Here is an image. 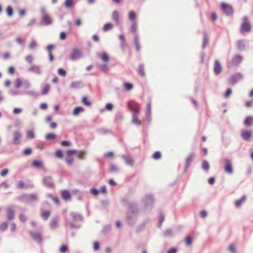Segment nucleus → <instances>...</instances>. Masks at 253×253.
Returning a JSON list of instances; mask_svg holds the SVG:
<instances>
[{
    "instance_id": "4d7b16f0",
    "label": "nucleus",
    "mask_w": 253,
    "mask_h": 253,
    "mask_svg": "<svg viewBox=\"0 0 253 253\" xmlns=\"http://www.w3.org/2000/svg\"><path fill=\"white\" fill-rule=\"evenodd\" d=\"M58 75L62 77H65L67 74V72L63 68H59L57 71Z\"/></svg>"
},
{
    "instance_id": "dca6fc26",
    "label": "nucleus",
    "mask_w": 253,
    "mask_h": 253,
    "mask_svg": "<svg viewBox=\"0 0 253 253\" xmlns=\"http://www.w3.org/2000/svg\"><path fill=\"white\" fill-rule=\"evenodd\" d=\"M122 158L125 161V164L127 165L133 167L134 165V161L132 157L130 156H126V155H122Z\"/></svg>"
},
{
    "instance_id": "a211bd4d",
    "label": "nucleus",
    "mask_w": 253,
    "mask_h": 253,
    "mask_svg": "<svg viewBox=\"0 0 253 253\" xmlns=\"http://www.w3.org/2000/svg\"><path fill=\"white\" fill-rule=\"evenodd\" d=\"M213 71L216 75H219L222 71V66L218 60L214 61Z\"/></svg>"
},
{
    "instance_id": "9d476101",
    "label": "nucleus",
    "mask_w": 253,
    "mask_h": 253,
    "mask_svg": "<svg viewBox=\"0 0 253 253\" xmlns=\"http://www.w3.org/2000/svg\"><path fill=\"white\" fill-rule=\"evenodd\" d=\"M41 23L42 25H50L53 23V19L48 15L44 14L41 17Z\"/></svg>"
},
{
    "instance_id": "a19ab883",
    "label": "nucleus",
    "mask_w": 253,
    "mask_h": 253,
    "mask_svg": "<svg viewBox=\"0 0 253 253\" xmlns=\"http://www.w3.org/2000/svg\"><path fill=\"white\" fill-rule=\"evenodd\" d=\"M137 30V26L135 22H133L130 27V31L133 33L134 37H135L136 35L138 34L136 33Z\"/></svg>"
},
{
    "instance_id": "8fccbe9b",
    "label": "nucleus",
    "mask_w": 253,
    "mask_h": 253,
    "mask_svg": "<svg viewBox=\"0 0 253 253\" xmlns=\"http://www.w3.org/2000/svg\"><path fill=\"white\" fill-rule=\"evenodd\" d=\"M123 115L122 113L119 112H118L117 113V114L116 115L115 121L119 123V122H120L123 120Z\"/></svg>"
},
{
    "instance_id": "052dcab7",
    "label": "nucleus",
    "mask_w": 253,
    "mask_h": 253,
    "mask_svg": "<svg viewBox=\"0 0 253 253\" xmlns=\"http://www.w3.org/2000/svg\"><path fill=\"white\" fill-rule=\"evenodd\" d=\"M68 251V247L66 245H62L59 249V251L62 253H65Z\"/></svg>"
},
{
    "instance_id": "864d4df0",
    "label": "nucleus",
    "mask_w": 253,
    "mask_h": 253,
    "mask_svg": "<svg viewBox=\"0 0 253 253\" xmlns=\"http://www.w3.org/2000/svg\"><path fill=\"white\" fill-rule=\"evenodd\" d=\"M27 137L28 138L33 139L35 137V133L33 130H29L27 132Z\"/></svg>"
},
{
    "instance_id": "4c0bfd02",
    "label": "nucleus",
    "mask_w": 253,
    "mask_h": 253,
    "mask_svg": "<svg viewBox=\"0 0 253 253\" xmlns=\"http://www.w3.org/2000/svg\"><path fill=\"white\" fill-rule=\"evenodd\" d=\"M74 5V2L73 0H66L64 2V5L67 8L73 7Z\"/></svg>"
},
{
    "instance_id": "58836bf2",
    "label": "nucleus",
    "mask_w": 253,
    "mask_h": 253,
    "mask_svg": "<svg viewBox=\"0 0 253 253\" xmlns=\"http://www.w3.org/2000/svg\"><path fill=\"white\" fill-rule=\"evenodd\" d=\"M57 138V135L52 133H49L45 135V139L47 140H53Z\"/></svg>"
},
{
    "instance_id": "603ef678",
    "label": "nucleus",
    "mask_w": 253,
    "mask_h": 253,
    "mask_svg": "<svg viewBox=\"0 0 253 253\" xmlns=\"http://www.w3.org/2000/svg\"><path fill=\"white\" fill-rule=\"evenodd\" d=\"M133 84L130 83L126 82L124 83V87L127 90H130L133 88Z\"/></svg>"
},
{
    "instance_id": "5701e85b",
    "label": "nucleus",
    "mask_w": 253,
    "mask_h": 253,
    "mask_svg": "<svg viewBox=\"0 0 253 253\" xmlns=\"http://www.w3.org/2000/svg\"><path fill=\"white\" fill-rule=\"evenodd\" d=\"M71 197V193L67 190H64L61 191V197L65 201H68Z\"/></svg>"
},
{
    "instance_id": "6e6d98bb",
    "label": "nucleus",
    "mask_w": 253,
    "mask_h": 253,
    "mask_svg": "<svg viewBox=\"0 0 253 253\" xmlns=\"http://www.w3.org/2000/svg\"><path fill=\"white\" fill-rule=\"evenodd\" d=\"M161 157V153L160 151H156L153 154L152 158L155 160H158Z\"/></svg>"
},
{
    "instance_id": "cd10ccee",
    "label": "nucleus",
    "mask_w": 253,
    "mask_h": 253,
    "mask_svg": "<svg viewBox=\"0 0 253 253\" xmlns=\"http://www.w3.org/2000/svg\"><path fill=\"white\" fill-rule=\"evenodd\" d=\"M253 123V117L248 116L244 121V125L246 126H249L252 125Z\"/></svg>"
},
{
    "instance_id": "aec40b11",
    "label": "nucleus",
    "mask_w": 253,
    "mask_h": 253,
    "mask_svg": "<svg viewBox=\"0 0 253 253\" xmlns=\"http://www.w3.org/2000/svg\"><path fill=\"white\" fill-rule=\"evenodd\" d=\"M59 217L58 216H54L51 220L50 223V228L51 229H55L58 226V221Z\"/></svg>"
},
{
    "instance_id": "09e8293b",
    "label": "nucleus",
    "mask_w": 253,
    "mask_h": 253,
    "mask_svg": "<svg viewBox=\"0 0 253 253\" xmlns=\"http://www.w3.org/2000/svg\"><path fill=\"white\" fill-rule=\"evenodd\" d=\"M113 27V24L111 23H106L103 27V30L104 31H107L108 30H111Z\"/></svg>"
},
{
    "instance_id": "338daca9",
    "label": "nucleus",
    "mask_w": 253,
    "mask_h": 253,
    "mask_svg": "<svg viewBox=\"0 0 253 253\" xmlns=\"http://www.w3.org/2000/svg\"><path fill=\"white\" fill-rule=\"evenodd\" d=\"M19 218L20 220L22 222H23V223L26 222L27 220L26 216L24 214H22V213H20L19 214Z\"/></svg>"
},
{
    "instance_id": "f3484780",
    "label": "nucleus",
    "mask_w": 253,
    "mask_h": 253,
    "mask_svg": "<svg viewBox=\"0 0 253 253\" xmlns=\"http://www.w3.org/2000/svg\"><path fill=\"white\" fill-rule=\"evenodd\" d=\"M84 83L82 81H74L71 83L70 87L72 89H79L83 87Z\"/></svg>"
},
{
    "instance_id": "0e129e2a",
    "label": "nucleus",
    "mask_w": 253,
    "mask_h": 253,
    "mask_svg": "<svg viewBox=\"0 0 253 253\" xmlns=\"http://www.w3.org/2000/svg\"><path fill=\"white\" fill-rule=\"evenodd\" d=\"M55 156L58 158H62L63 156V154L61 150H57L55 153Z\"/></svg>"
},
{
    "instance_id": "72a5a7b5",
    "label": "nucleus",
    "mask_w": 253,
    "mask_h": 253,
    "mask_svg": "<svg viewBox=\"0 0 253 253\" xmlns=\"http://www.w3.org/2000/svg\"><path fill=\"white\" fill-rule=\"evenodd\" d=\"M159 222L158 223V227L160 228L162 226L163 222L164 221V215L162 212H160L158 215Z\"/></svg>"
},
{
    "instance_id": "9b49d317",
    "label": "nucleus",
    "mask_w": 253,
    "mask_h": 253,
    "mask_svg": "<svg viewBox=\"0 0 253 253\" xmlns=\"http://www.w3.org/2000/svg\"><path fill=\"white\" fill-rule=\"evenodd\" d=\"M223 161L224 164L225 171L228 173H232L233 172V170L231 161L228 158H225L223 160Z\"/></svg>"
},
{
    "instance_id": "7c9ffc66",
    "label": "nucleus",
    "mask_w": 253,
    "mask_h": 253,
    "mask_svg": "<svg viewBox=\"0 0 253 253\" xmlns=\"http://www.w3.org/2000/svg\"><path fill=\"white\" fill-rule=\"evenodd\" d=\"M246 199V196H243L240 199L235 202V205L236 208H240L242 204L245 202Z\"/></svg>"
},
{
    "instance_id": "2f4dec72",
    "label": "nucleus",
    "mask_w": 253,
    "mask_h": 253,
    "mask_svg": "<svg viewBox=\"0 0 253 253\" xmlns=\"http://www.w3.org/2000/svg\"><path fill=\"white\" fill-rule=\"evenodd\" d=\"M112 18L115 21L116 25H118L119 24V17L118 12L117 10H114L113 12Z\"/></svg>"
},
{
    "instance_id": "423d86ee",
    "label": "nucleus",
    "mask_w": 253,
    "mask_h": 253,
    "mask_svg": "<svg viewBox=\"0 0 253 253\" xmlns=\"http://www.w3.org/2000/svg\"><path fill=\"white\" fill-rule=\"evenodd\" d=\"M42 183L45 187L53 189L55 188V184L51 176H46L43 177Z\"/></svg>"
},
{
    "instance_id": "4468645a",
    "label": "nucleus",
    "mask_w": 253,
    "mask_h": 253,
    "mask_svg": "<svg viewBox=\"0 0 253 253\" xmlns=\"http://www.w3.org/2000/svg\"><path fill=\"white\" fill-rule=\"evenodd\" d=\"M13 139L12 142L13 145H18L20 143V138L21 137V133L18 131H15L13 133Z\"/></svg>"
},
{
    "instance_id": "ddd939ff",
    "label": "nucleus",
    "mask_w": 253,
    "mask_h": 253,
    "mask_svg": "<svg viewBox=\"0 0 253 253\" xmlns=\"http://www.w3.org/2000/svg\"><path fill=\"white\" fill-rule=\"evenodd\" d=\"M149 222V219L148 218H146L141 223L138 224L135 229L136 232L139 233L144 230L145 227L147 224Z\"/></svg>"
},
{
    "instance_id": "a878e982",
    "label": "nucleus",
    "mask_w": 253,
    "mask_h": 253,
    "mask_svg": "<svg viewBox=\"0 0 253 253\" xmlns=\"http://www.w3.org/2000/svg\"><path fill=\"white\" fill-rule=\"evenodd\" d=\"M84 110V108L82 106L76 107L73 110V115L75 116H77L79 115L80 113L83 112Z\"/></svg>"
},
{
    "instance_id": "39448f33",
    "label": "nucleus",
    "mask_w": 253,
    "mask_h": 253,
    "mask_svg": "<svg viewBox=\"0 0 253 253\" xmlns=\"http://www.w3.org/2000/svg\"><path fill=\"white\" fill-rule=\"evenodd\" d=\"M252 29L251 25L248 21V17L245 16L243 17V22H242L240 31L241 32H249Z\"/></svg>"
},
{
    "instance_id": "7ed1b4c3",
    "label": "nucleus",
    "mask_w": 253,
    "mask_h": 253,
    "mask_svg": "<svg viewBox=\"0 0 253 253\" xmlns=\"http://www.w3.org/2000/svg\"><path fill=\"white\" fill-rule=\"evenodd\" d=\"M142 203L145 210L151 211L154 204V197L151 194H146L142 199Z\"/></svg>"
},
{
    "instance_id": "473e14b6",
    "label": "nucleus",
    "mask_w": 253,
    "mask_h": 253,
    "mask_svg": "<svg viewBox=\"0 0 253 253\" xmlns=\"http://www.w3.org/2000/svg\"><path fill=\"white\" fill-rule=\"evenodd\" d=\"M137 113H133L132 114V123L137 126L141 125V122L138 120V118L137 115Z\"/></svg>"
},
{
    "instance_id": "5fc2aeb1",
    "label": "nucleus",
    "mask_w": 253,
    "mask_h": 253,
    "mask_svg": "<svg viewBox=\"0 0 253 253\" xmlns=\"http://www.w3.org/2000/svg\"><path fill=\"white\" fill-rule=\"evenodd\" d=\"M185 242L186 246H190L192 243V237L190 236H187L185 238Z\"/></svg>"
},
{
    "instance_id": "13d9d810",
    "label": "nucleus",
    "mask_w": 253,
    "mask_h": 253,
    "mask_svg": "<svg viewBox=\"0 0 253 253\" xmlns=\"http://www.w3.org/2000/svg\"><path fill=\"white\" fill-rule=\"evenodd\" d=\"M32 152V149L31 148H27L23 150V154L25 156H29L31 154Z\"/></svg>"
},
{
    "instance_id": "6e6552de",
    "label": "nucleus",
    "mask_w": 253,
    "mask_h": 253,
    "mask_svg": "<svg viewBox=\"0 0 253 253\" xmlns=\"http://www.w3.org/2000/svg\"><path fill=\"white\" fill-rule=\"evenodd\" d=\"M244 76L241 73H236L232 75L229 79V83L232 85H235L238 81L243 79Z\"/></svg>"
},
{
    "instance_id": "0eeeda50",
    "label": "nucleus",
    "mask_w": 253,
    "mask_h": 253,
    "mask_svg": "<svg viewBox=\"0 0 253 253\" xmlns=\"http://www.w3.org/2000/svg\"><path fill=\"white\" fill-rule=\"evenodd\" d=\"M221 9L227 16L232 15L234 12L233 7L225 2L221 3Z\"/></svg>"
},
{
    "instance_id": "4be33fe9",
    "label": "nucleus",
    "mask_w": 253,
    "mask_h": 253,
    "mask_svg": "<svg viewBox=\"0 0 253 253\" xmlns=\"http://www.w3.org/2000/svg\"><path fill=\"white\" fill-rule=\"evenodd\" d=\"M6 217L9 220H12L14 218V211L10 207L7 208L6 209Z\"/></svg>"
},
{
    "instance_id": "37998d69",
    "label": "nucleus",
    "mask_w": 253,
    "mask_h": 253,
    "mask_svg": "<svg viewBox=\"0 0 253 253\" xmlns=\"http://www.w3.org/2000/svg\"><path fill=\"white\" fill-rule=\"evenodd\" d=\"M99 69L104 73H107L109 70V67L106 64L100 65L99 66Z\"/></svg>"
},
{
    "instance_id": "79ce46f5",
    "label": "nucleus",
    "mask_w": 253,
    "mask_h": 253,
    "mask_svg": "<svg viewBox=\"0 0 253 253\" xmlns=\"http://www.w3.org/2000/svg\"><path fill=\"white\" fill-rule=\"evenodd\" d=\"M172 231L171 229H167L163 232V236L165 237H172Z\"/></svg>"
},
{
    "instance_id": "49530a36",
    "label": "nucleus",
    "mask_w": 253,
    "mask_h": 253,
    "mask_svg": "<svg viewBox=\"0 0 253 253\" xmlns=\"http://www.w3.org/2000/svg\"><path fill=\"white\" fill-rule=\"evenodd\" d=\"M208 42V36L206 32H204V39L202 45L203 48H205L207 45V44Z\"/></svg>"
},
{
    "instance_id": "e2e57ef3",
    "label": "nucleus",
    "mask_w": 253,
    "mask_h": 253,
    "mask_svg": "<svg viewBox=\"0 0 253 253\" xmlns=\"http://www.w3.org/2000/svg\"><path fill=\"white\" fill-rule=\"evenodd\" d=\"M111 230V226L110 225H107L103 227L102 231V233L107 234Z\"/></svg>"
},
{
    "instance_id": "393cba45",
    "label": "nucleus",
    "mask_w": 253,
    "mask_h": 253,
    "mask_svg": "<svg viewBox=\"0 0 253 253\" xmlns=\"http://www.w3.org/2000/svg\"><path fill=\"white\" fill-rule=\"evenodd\" d=\"M29 71L34 72L37 74L40 75L42 74V72L40 69V67L37 65H34L30 67L28 69Z\"/></svg>"
},
{
    "instance_id": "f03ea898",
    "label": "nucleus",
    "mask_w": 253,
    "mask_h": 253,
    "mask_svg": "<svg viewBox=\"0 0 253 253\" xmlns=\"http://www.w3.org/2000/svg\"><path fill=\"white\" fill-rule=\"evenodd\" d=\"M17 199L26 204H30L38 200V196L36 193L30 194H23L17 197Z\"/></svg>"
},
{
    "instance_id": "de8ad7c7",
    "label": "nucleus",
    "mask_w": 253,
    "mask_h": 253,
    "mask_svg": "<svg viewBox=\"0 0 253 253\" xmlns=\"http://www.w3.org/2000/svg\"><path fill=\"white\" fill-rule=\"evenodd\" d=\"M208 42V36L206 32H204V39L202 45L203 48H205L207 45V44Z\"/></svg>"
},
{
    "instance_id": "2eb2a0df",
    "label": "nucleus",
    "mask_w": 253,
    "mask_h": 253,
    "mask_svg": "<svg viewBox=\"0 0 253 253\" xmlns=\"http://www.w3.org/2000/svg\"><path fill=\"white\" fill-rule=\"evenodd\" d=\"M30 235L32 238L38 244H41L42 242V237L41 234L35 232H31Z\"/></svg>"
},
{
    "instance_id": "e433bc0d",
    "label": "nucleus",
    "mask_w": 253,
    "mask_h": 253,
    "mask_svg": "<svg viewBox=\"0 0 253 253\" xmlns=\"http://www.w3.org/2000/svg\"><path fill=\"white\" fill-rule=\"evenodd\" d=\"M138 73L141 77H144L145 76L144 67L143 64H140L138 68Z\"/></svg>"
},
{
    "instance_id": "1a4fd4ad",
    "label": "nucleus",
    "mask_w": 253,
    "mask_h": 253,
    "mask_svg": "<svg viewBox=\"0 0 253 253\" xmlns=\"http://www.w3.org/2000/svg\"><path fill=\"white\" fill-rule=\"evenodd\" d=\"M127 108L133 113H138L139 112V104L133 100H131L127 102Z\"/></svg>"
},
{
    "instance_id": "c756f323",
    "label": "nucleus",
    "mask_w": 253,
    "mask_h": 253,
    "mask_svg": "<svg viewBox=\"0 0 253 253\" xmlns=\"http://www.w3.org/2000/svg\"><path fill=\"white\" fill-rule=\"evenodd\" d=\"M32 166L37 169H41L43 167L42 163L39 160H35L32 162Z\"/></svg>"
},
{
    "instance_id": "c85d7f7f",
    "label": "nucleus",
    "mask_w": 253,
    "mask_h": 253,
    "mask_svg": "<svg viewBox=\"0 0 253 253\" xmlns=\"http://www.w3.org/2000/svg\"><path fill=\"white\" fill-rule=\"evenodd\" d=\"M65 225L69 226L70 229H79L81 227L80 225H76L70 220L66 221Z\"/></svg>"
},
{
    "instance_id": "c03bdc74",
    "label": "nucleus",
    "mask_w": 253,
    "mask_h": 253,
    "mask_svg": "<svg viewBox=\"0 0 253 253\" xmlns=\"http://www.w3.org/2000/svg\"><path fill=\"white\" fill-rule=\"evenodd\" d=\"M202 168L205 170H208L210 169V165L208 161L204 160L202 162Z\"/></svg>"
},
{
    "instance_id": "c9c22d12",
    "label": "nucleus",
    "mask_w": 253,
    "mask_h": 253,
    "mask_svg": "<svg viewBox=\"0 0 253 253\" xmlns=\"http://www.w3.org/2000/svg\"><path fill=\"white\" fill-rule=\"evenodd\" d=\"M50 214V212L48 211H42L41 213V215L42 217L44 220H46L48 218Z\"/></svg>"
},
{
    "instance_id": "6ab92c4d",
    "label": "nucleus",
    "mask_w": 253,
    "mask_h": 253,
    "mask_svg": "<svg viewBox=\"0 0 253 253\" xmlns=\"http://www.w3.org/2000/svg\"><path fill=\"white\" fill-rule=\"evenodd\" d=\"M236 46L239 51H242L246 49V43L244 40H238L236 42Z\"/></svg>"
},
{
    "instance_id": "bf43d9fd",
    "label": "nucleus",
    "mask_w": 253,
    "mask_h": 253,
    "mask_svg": "<svg viewBox=\"0 0 253 253\" xmlns=\"http://www.w3.org/2000/svg\"><path fill=\"white\" fill-rule=\"evenodd\" d=\"M101 58V59L104 62H107L109 60V57L105 52H103Z\"/></svg>"
},
{
    "instance_id": "412c9836",
    "label": "nucleus",
    "mask_w": 253,
    "mask_h": 253,
    "mask_svg": "<svg viewBox=\"0 0 253 253\" xmlns=\"http://www.w3.org/2000/svg\"><path fill=\"white\" fill-rule=\"evenodd\" d=\"M251 135L252 134L251 132L248 130H243L241 131V136L245 140H249L250 139Z\"/></svg>"
},
{
    "instance_id": "f257e3e1",
    "label": "nucleus",
    "mask_w": 253,
    "mask_h": 253,
    "mask_svg": "<svg viewBox=\"0 0 253 253\" xmlns=\"http://www.w3.org/2000/svg\"><path fill=\"white\" fill-rule=\"evenodd\" d=\"M121 202L124 206L127 208L126 213L127 223L129 226H132L137 221V218L139 213V205L135 202L128 201L127 198L125 197L121 199Z\"/></svg>"
},
{
    "instance_id": "a18cd8bd",
    "label": "nucleus",
    "mask_w": 253,
    "mask_h": 253,
    "mask_svg": "<svg viewBox=\"0 0 253 253\" xmlns=\"http://www.w3.org/2000/svg\"><path fill=\"white\" fill-rule=\"evenodd\" d=\"M82 101L83 104L87 106H90L91 105V102L88 100L87 97L86 96L82 98Z\"/></svg>"
},
{
    "instance_id": "680f3d73",
    "label": "nucleus",
    "mask_w": 253,
    "mask_h": 253,
    "mask_svg": "<svg viewBox=\"0 0 253 253\" xmlns=\"http://www.w3.org/2000/svg\"><path fill=\"white\" fill-rule=\"evenodd\" d=\"M105 108L106 110L111 111L113 109L114 105L111 103H108L106 104Z\"/></svg>"
},
{
    "instance_id": "f8f14e48",
    "label": "nucleus",
    "mask_w": 253,
    "mask_h": 253,
    "mask_svg": "<svg viewBox=\"0 0 253 253\" xmlns=\"http://www.w3.org/2000/svg\"><path fill=\"white\" fill-rule=\"evenodd\" d=\"M195 154L193 152L191 153L186 158L185 161V165L184 169V172H186L189 168L191 162H192L193 158L195 157Z\"/></svg>"
},
{
    "instance_id": "ea45409f",
    "label": "nucleus",
    "mask_w": 253,
    "mask_h": 253,
    "mask_svg": "<svg viewBox=\"0 0 253 253\" xmlns=\"http://www.w3.org/2000/svg\"><path fill=\"white\" fill-rule=\"evenodd\" d=\"M6 12L7 16L12 17L13 15V9L12 6L8 5L6 8Z\"/></svg>"
},
{
    "instance_id": "20e7f679",
    "label": "nucleus",
    "mask_w": 253,
    "mask_h": 253,
    "mask_svg": "<svg viewBox=\"0 0 253 253\" xmlns=\"http://www.w3.org/2000/svg\"><path fill=\"white\" fill-rule=\"evenodd\" d=\"M82 57H83V54L78 48L73 49L69 55V59L71 61H76Z\"/></svg>"
},
{
    "instance_id": "69168bd1",
    "label": "nucleus",
    "mask_w": 253,
    "mask_h": 253,
    "mask_svg": "<svg viewBox=\"0 0 253 253\" xmlns=\"http://www.w3.org/2000/svg\"><path fill=\"white\" fill-rule=\"evenodd\" d=\"M7 228V223L3 222L0 225V230L2 231H5Z\"/></svg>"
},
{
    "instance_id": "bb28decb",
    "label": "nucleus",
    "mask_w": 253,
    "mask_h": 253,
    "mask_svg": "<svg viewBox=\"0 0 253 253\" xmlns=\"http://www.w3.org/2000/svg\"><path fill=\"white\" fill-rule=\"evenodd\" d=\"M242 60V57L241 55H238L233 57L232 62L234 65L237 66L241 63Z\"/></svg>"
},
{
    "instance_id": "3c124183",
    "label": "nucleus",
    "mask_w": 253,
    "mask_h": 253,
    "mask_svg": "<svg viewBox=\"0 0 253 253\" xmlns=\"http://www.w3.org/2000/svg\"><path fill=\"white\" fill-rule=\"evenodd\" d=\"M50 89V85L49 84H46L44 85L42 89V94L45 95L49 91Z\"/></svg>"
},
{
    "instance_id": "b1692460",
    "label": "nucleus",
    "mask_w": 253,
    "mask_h": 253,
    "mask_svg": "<svg viewBox=\"0 0 253 253\" xmlns=\"http://www.w3.org/2000/svg\"><path fill=\"white\" fill-rule=\"evenodd\" d=\"M71 215H72L74 221L79 220L82 221L84 220V217L81 214H78L75 212H72L71 213Z\"/></svg>"
},
{
    "instance_id": "f704fd0d",
    "label": "nucleus",
    "mask_w": 253,
    "mask_h": 253,
    "mask_svg": "<svg viewBox=\"0 0 253 253\" xmlns=\"http://www.w3.org/2000/svg\"><path fill=\"white\" fill-rule=\"evenodd\" d=\"M134 43L135 45L136 50L138 51L140 48L138 35H136L135 37H134Z\"/></svg>"
},
{
    "instance_id": "774afa93",
    "label": "nucleus",
    "mask_w": 253,
    "mask_h": 253,
    "mask_svg": "<svg viewBox=\"0 0 253 253\" xmlns=\"http://www.w3.org/2000/svg\"><path fill=\"white\" fill-rule=\"evenodd\" d=\"M136 17V14L134 11H130L129 13L128 18L129 20H133Z\"/></svg>"
}]
</instances>
